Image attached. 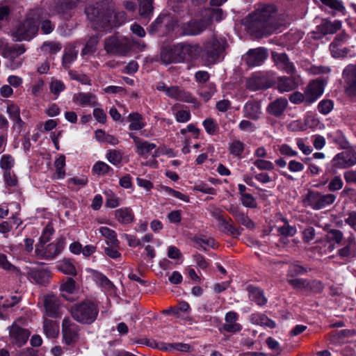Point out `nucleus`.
<instances>
[{"label": "nucleus", "instance_id": "nucleus-1", "mask_svg": "<svg viewBox=\"0 0 356 356\" xmlns=\"http://www.w3.org/2000/svg\"><path fill=\"white\" fill-rule=\"evenodd\" d=\"M86 13L92 26L97 30H110L125 22L126 13L124 11H115V3L108 0L97 2L89 6Z\"/></svg>", "mask_w": 356, "mask_h": 356}, {"label": "nucleus", "instance_id": "nucleus-2", "mask_svg": "<svg viewBox=\"0 0 356 356\" xmlns=\"http://www.w3.org/2000/svg\"><path fill=\"white\" fill-rule=\"evenodd\" d=\"M42 19L41 9L30 10L24 19L13 29L11 36L15 41H30L37 35L39 29L38 20Z\"/></svg>", "mask_w": 356, "mask_h": 356}, {"label": "nucleus", "instance_id": "nucleus-3", "mask_svg": "<svg viewBox=\"0 0 356 356\" xmlns=\"http://www.w3.org/2000/svg\"><path fill=\"white\" fill-rule=\"evenodd\" d=\"M70 313L72 318L77 322L82 324H91L97 319L99 307L96 302L86 300L72 305Z\"/></svg>", "mask_w": 356, "mask_h": 356}, {"label": "nucleus", "instance_id": "nucleus-4", "mask_svg": "<svg viewBox=\"0 0 356 356\" xmlns=\"http://www.w3.org/2000/svg\"><path fill=\"white\" fill-rule=\"evenodd\" d=\"M274 13L275 7L272 5L259 7L250 16L249 29L253 32L262 34Z\"/></svg>", "mask_w": 356, "mask_h": 356}, {"label": "nucleus", "instance_id": "nucleus-5", "mask_svg": "<svg viewBox=\"0 0 356 356\" xmlns=\"http://www.w3.org/2000/svg\"><path fill=\"white\" fill-rule=\"evenodd\" d=\"M336 198V195L332 193L321 194L318 191H309L303 202L313 209L320 210L332 204Z\"/></svg>", "mask_w": 356, "mask_h": 356}, {"label": "nucleus", "instance_id": "nucleus-6", "mask_svg": "<svg viewBox=\"0 0 356 356\" xmlns=\"http://www.w3.org/2000/svg\"><path fill=\"white\" fill-rule=\"evenodd\" d=\"M225 38L213 37L204 43V51L209 62H216L227 47Z\"/></svg>", "mask_w": 356, "mask_h": 356}, {"label": "nucleus", "instance_id": "nucleus-7", "mask_svg": "<svg viewBox=\"0 0 356 356\" xmlns=\"http://www.w3.org/2000/svg\"><path fill=\"white\" fill-rule=\"evenodd\" d=\"M131 48L130 40L127 38L113 36L105 40L104 49L108 54L125 56Z\"/></svg>", "mask_w": 356, "mask_h": 356}, {"label": "nucleus", "instance_id": "nucleus-8", "mask_svg": "<svg viewBox=\"0 0 356 356\" xmlns=\"http://www.w3.org/2000/svg\"><path fill=\"white\" fill-rule=\"evenodd\" d=\"M20 321H15L9 327V340L10 343L17 347H22L28 341L31 332L23 327H22L19 322Z\"/></svg>", "mask_w": 356, "mask_h": 356}, {"label": "nucleus", "instance_id": "nucleus-9", "mask_svg": "<svg viewBox=\"0 0 356 356\" xmlns=\"http://www.w3.org/2000/svg\"><path fill=\"white\" fill-rule=\"evenodd\" d=\"M42 302L46 316L53 318L62 316L63 303L58 297L53 294L45 295L43 296Z\"/></svg>", "mask_w": 356, "mask_h": 356}, {"label": "nucleus", "instance_id": "nucleus-10", "mask_svg": "<svg viewBox=\"0 0 356 356\" xmlns=\"http://www.w3.org/2000/svg\"><path fill=\"white\" fill-rule=\"evenodd\" d=\"M79 326L69 317H65L62 323V333L64 342L67 345L76 343L79 339Z\"/></svg>", "mask_w": 356, "mask_h": 356}, {"label": "nucleus", "instance_id": "nucleus-11", "mask_svg": "<svg viewBox=\"0 0 356 356\" xmlns=\"http://www.w3.org/2000/svg\"><path fill=\"white\" fill-rule=\"evenodd\" d=\"M209 24L206 19H191L181 25L182 33L186 35H196L202 33Z\"/></svg>", "mask_w": 356, "mask_h": 356}, {"label": "nucleus", "instance_id": "nucleus-12", "mask_svg": "<svg viewBox=\"0 0 356 356\" xmlns=\"http://www.w3.org/2000/svg\"><path fill=\"white\" fill-rule=\"evenodd\" d=\"M356 164V152L348 149L337 154L332 159V165L337 168H347Z\"/></svg>", "mask_w": 356, "mask_h": 356}, {"label": "nucleus", "instance_id": "nucleus-13", "mask_svg": "<svg viewBox=\"0 0 356 356\" xmlns=\"http://www.w3.org/2000/svg\"><path fill=\"white\" fill-rule=\"evenodd\" d=\"M346 92L348 95L356 96V65H349L343 71Z\"/></svg>", "mask_w": 356, "mask_h": 356}, {"label": "nucleus", "instance_id": "nucleus-14", "mask_svg": "<svg viewBox=\"0 0 356 356\" xmlns=\"http://www.w3.org/2000/svg\"><path fill=\"white\" fill-rule=\"evenodd\" d=\"M197 47L189 44L180 43L175 46V63L190 60L195 56Z\"/></svg>", "mask_w": 356, "mask_h": 356}, {"label": "nucleus", "instance_id": "nucleus-15", "mask_svg": "<svg viewBox=\"0 0 356 356\" xmlns=\"http://www.w3.org/2000/svg\"><path fill=\"white\" fill-rule=\"evenodd\" d=\"M63 248L62 242L51 243L42 249L36 248L35 253L41 259H53Z\"/></svg>", "mask_w": 356, "mask_h": 356}, {"label": "nucleus", "instance_id": "nucleus-16", "mask_svg": "<svg viewBox=\"0 0 356 356\" xmlns=\"http://www.w3.org/2000/svg\"><path fill=\"white\" fill-rule=\"evenodd\" d=\"M268 54L264 48H257L250 50L244 57L247 65L254 67L261 65L267 58Z\"/></svg>", "mask_w": 356, "mask_h": 356}, {"label": "nucleus", "instance_id": "nucleus-17", "mask_svg": "<svg viewBox=\"0 0 356 356\" xmlns=\"http://www.w3.org/2000/svg\"><path fill=\"white\" fill-rule=\"evenodd\" d=\"M272 57L276 66L287 74H293L295 73V66L291 63L286 54L272 52Z\"/></svg>", "mask_w": 356, "mask_h": 356}, {"label": "nucleus", "instance_id": "nucleus-18", "mask_svg": "<svg viewBox=\"0 0 356 356\" xmlns=\"http://www.w3.org/2000/svg\"><path fill=\"white\" fill-rule=\"evenodd\" d=\"M338 255L341 258L354 257L356 255V238L350 234L345 240L344 245L337 250Z\"/></svg>", "mask_w": 356, "mask_h": 356}, {"label": "nucleus", "instance_id": "nucleus-19", "mask_svg": "<svg viewBox=\"0 0 356 356\" xmlns=\"http://www.w3.org/2000/svg\"><path fill=\"white\" fill-rule=\"evenodd\" d=\"M243 116L252 120L260 118L261 108L260 103L255 100H250L245 103L243 108Z\"/></svg>", "mask_w": 356, "mask_h": 356}, {"label": "nucleus", "instance_id": "nucleus-20", "mask_svg": "<svg viewBox=\"0 0 356 356\" xmlns=\"http://www.w3.org/2000/svg\"><path fill=\"white\" fill-rule=\"evenodd\" d=\"M323 90L324 87L322 81L316 80L311 82L305 90L308 104L315 102L323 94Z\"/></svg>", "mask_w": 356, "mask_h": 356}, {"label": "nucleus", "instance_id": "nucleus-21", "mask_svg": "<svg viewBox=\"0 0 356 356\" xmlns=\"http://www.w3.org/2000/svg\"><path fill=\"white\" fill-rule=\"evenodd\" d=\"M299 85L298 76H282L277 81V89L280 92H290Z\"/></svg>", "mask_w": 356, "mask_h": 356}, {"label": "nucleus", "instance_id": "nucleus-22", "mask_svg": "<svg viewBox=\"0 0 356 356\" xmlns=\"http://www.w3.org/2000/svg\"><path fill=\"white\" fill-rule=\"evenodd\" d=\"M238 315L235 312H229L225 314V323L223 325V329L227 332L236 333L241 330L242 326L236 323Z\"/></svg>", "mask_w": 356, "mask_h": 356}, {"label": "nucleus", "instance_id": "nucleus-23", "mask_svg": "<svg viewBox=\"0 0 356 356\" xmlns=\"http://www.w3.org/2000/svg\"><path fill=\"white\" fill-rule=\"evenodd\" d=\"M72 99L81 106H95L98 104L96 96L90 92H78L74 95Z\"/></svg>", "mask_w": 356, "mask_h": 356}, {"label": "nucleus", "instance_id": "nucleus-24", "mask_svg": "<svg viewBox=\"0 0 356 356\" xmlns=\"http://www.w3.org/2000/svg\"><path fill=\"white\" fill-rule=\"evenodd\" d=\"M129 135L134 142L135 146L136 147V152L138 154L145 155L148 154L150 151L156 147L154 143L144 140L136 136L134 133H129Z\"/></svg>", "mask_w": 356, "mask_h": 356}, {"label": "nucleus", "instance_id": "nucleus-25", "mask_svg": "<svg viewBox=\"0 0 356 356\" xmlns=\"http://www.w3.org/2000/svg\"><path fill=\"white\" fill-rule=\"evenodd\" d=\"M29 279L39 284H47L51 277V272L48 269H30L27 273Z\"/></svg>", "mask_w": 356, "mask_h": 356}, {"label": "nucleus", "instance_id": "nucleus-26", "mask_svg": "<svg viewBox=\"0 0 356 356\" xmlns=\"http://www.w3.org/2000/svg\"><path fill=\"white\" fill-rule=\"evenodd\" d=\"M288 106L286 99L281 97L271 102L267 107L266 111L270 115L280 117L281 116Z\"/></svg>", "mask_w": 356, "mask_h": 356}, {"label": "nucleus", "instance_id": "nucleus-27", "mask_svg": "<svg viewBox=\"0 0 356 356\" xmlns=\"http://www.w3.org/2000/svg\"><path fill=\"white\" fill-rule=\"evenodd\" d=\"M168 97L177 101L190 103L194 100L193 97L190 92L182 90L176 86H170Z\"/></svg>", "mask_w": 356, "mask_h": 356}, {"label": "nucleus", "instance_id": "nucleus-28", "mask_svg": "<svg viewBox=\"0 0 356 356\" xmlns=\"http://www.w3.org/2000/svg\"><path fill=\"white\" fill-rule=\"evenodd\" d=\"M250 321L254 325H258L268 328H275L276 323L274 321L268 318L265 314L260 313L252 314L250 316Z\"/></svg>", "mask_w": 356, "mask_h": 356}, {"label": "nucleus", "instance_id": "nucleus-29", "mask_svg": "<svg viewBox=\"0 0 356 356\" xmlns=\"http://www.w3.org/2000/svg\"><path fill=\"white\" fill-rule=\"evenodd\" d=\"M247 290L249 298L254 301L258 305L263 306L267 303V298L265 297L262 290L252 286H248Z\"/></svg>", "mask_w": 356, "mask_h": 356}, {"label": "nucleus", "instance_id": "nucleus-30", "mask_svg": "<svg viewBox=\"0 0 356 356\" xmlns=\"http://www.w3.org/2000/svg\"><path fill=\"white\" fill-rule=\"evenodd\" d=\"M115 219L122 224H129L133 222L134 215L129 208H121L115 211Z\"/></svg>", "mask_w": 356, "mask_h": 356}, {"label": "nucleus", "instance_id": "nucleus-31", "mask_svg": "<svg viewBox=\"0 0 356 356\" xmlns=\"http://www.w3.org/2000/svg\"><path fill=\"white\" fill-rule=\"evenodd\" d=\"M98 230L102 236L106 239L107 245L113 247H119L120 241L117 238V234L114 230L107 227H101Z\"/></svg>", "mask_w": 356, "mask_h": 356}, {"label": "nucleus", "instance_id": "nucleus-32", "mask_svg": "<svg viewBox=\"0 0 356 356\" xmlns=\"http://www.w3.org/2000/svg\"><path fill=\"white\" fill-rule=\"evenodd\" d=\"M343 239V234L341 231L336 229H329L325 235V240L330 243L340 244ZM330 251L334 249V244L329 246Z\"/></svg>", "mask_w": 356, "mask_h": 356}, {"label": "nucleus", "instance_id": "nucleus-33", "mask_svg": "<svg viewBox=\"0 0 356 356\" xmlns=\"http://www.w3.org/2000/svg\"><path fill=\"white\" fill-rule=\"evenodd\" d=\"M14 11V6L12 3H0V30L4 24L8 23Z\"/></svg>", "mask_w": 356, "mask_h": 356}, {"label": "nucleus", "instance_id": "nucleus-34", "mask_svg": "<svg viewBox=\"0 0 356 356\" xmlns=\"http://www.w3.org/2000/svg\"><path fill=\"white\" fill-rule=\"evenodd\" d=\"M82 0H58L56 11L65 15L69 10L75 8Z\"/></svg>", "mask_w": 356, "mask_h": 356}, {"label": "nucleus", "instance_id": "nucleus-35", "mask_svg": "<svg viewBox=\"0 0 356 356\" xmlns=\"http://www.w3.org/2000/svg\"><path fill=\"white\" fill-rule=\"evenodd\" d=\"M43 329L45 334L49 338H55L58 335L59 327L53 320L44 318Z\"/></svg>", "mask_w": 356, "mask_h": 356}, {"label": "nucleus", "instance_id": "nucleus-36", "mask_svg": "<svg viewBox=\"0 0 356 356\" xmlns=\"http://www.w3.org/2000/svg\"><path fill=\"white\" fill-rule=\"evenodd\" d=\"M128 120L130 122L129 129L131 131H139L145 126L143 116L138 113H130L128 116Z\"/></svg>", "mask_w": 356, "mask_h": 356}, {"label": "nucleus", "instance_id": "nucleus-37", "mask_svg": "<svg viewBox=\"0 0 356 356\" xmlns=\"http://www.w3.org/2000/svg\"><path fill=\"white\" fill-rule=\"evenodd\" d=\"M0 267L12 274L15 275V276L19 279H21L22 276V273L21 270L16 266H13L8 260L7 257L1 253H0Z\"/></svg>", "mask_w": 356, "mask_h": 356}, {"label": "nucleus", "instance_id": "nucleus-38", "mask_svg": "<svg viewBox=\"0 0 356 356\" xmlns=\"http://www.w3.org/2000/svg\"><path fill=\"white\" fill-rule=\"evenodd\" d=\"M189 310V305L186 302H181L178 305L165 309L162 312L164 314L179 317L181 312L187 313Z\"/></svg>", "mask_w": 356, "mask_h": 356}, {"label": "nucleus", "instance_id": "nucleus-39", "mask_svg": "<svg viewBox=\"0 0 356 356\" xmlns=\"http://www.w3.org/2000/svg\"><path fill=\"white\" fill-rule=\"evenodd\" d=\"M56 172L53 175L54 179H61L65 176L64 167L65 166V156L60 155L54 162Z\"/></svg>", "mask_w": 356, "mask_h": 356}, {"label": "nucleus", "instance_id": "nucleus-40", "mask_svg": "<svg viewBox=\"0 0 356 356\" xmlns=\"http://www.w3.org/2000/svg\"><path fill=\"white\" fill-rule=\"evenodd\" d=\"M62 296L67 300H70L68 295L72 294L75 291V281L68 277L65 282L60 285Z\"/></svg>", "mask_w": 356, "mask_h": 356}, {"label": "nucleus", "instance_id": "nucleus-41", "mask_svg": "<svg viewBox=\"0 0 356 356\" xmlns=\"http://www.w3.org/2000/svg\"><path fill=\"white\" fill-rule=\"evenodd\" d=\"M153 0H140L139 13L143 19L149 18L153 11Z\"/></svg>", "mask_w": 356, "mask_h": 356}, {"label": "nucleus", "instance_id": "nucleus-42", "mask_svg": "<svg viewBox=\"0 0 356 356\" xmlns=\"http://www.w3.org/2000/svg\"><path fill=\"white\" fill-rule=\"evenodd\" d=\"M193 241L197 245L206 250L207 247L214 248L215 240L204 235H197L193 238Z\"/></svg>", "mask_w": 356, "mask_h": 356}, {"label": "nucleus", "instance_id": "nucleus-43", "mask_svg": "<svg viewBox=\"0 0 356 356\" xmlns=\"http://www.w3.org/2000/svg\"><path fill=\"white\" fill-rule=\"evenodd\" d=\"M341 27L340 21L325 22L321 25V31L323 34H333Z\"/></svg>", "mask_w": 356, "mask_h": 356}, {"label": "nucleus", "instance_id": "nucleus-44", "mask_svg": "<svg viewBox=\"0 0 356 356\" xmlns=\"http://www.w3.org/2000/svg\"><path fill=\"white\" fill-rule=\"evenodd\" d=\"M161 60L165 64L175 63L176 55L175 54V47L173 49L165 47L161 51Z\"/></svg>", "mask_w": 356, "mask_h": 356}, {"label": "nucleus", "instance_id": "nucleus-45", "mask_svg": "<svg viewBox=\"0 0 356 356\" xmlns=\"http://www.w3.org/2000/svg\"><path fill=\"white\" fill-rule=\"evenodd\" d=\"M47 13H44L41 9V17L42 19L38 20L41 23V30L43 33L49 34L53 31L54 29V24L51 23V22L47 19H46V16Z\"/></svg>", "mask_w": 356, "mask_h": 356}, {"label": "nucleus", "instance_id": "nucleus-46", "mask_svg": "<svg viewBox=\"0 0 356 356\" xmlns=\"http://www.w3.org/2000/svg\"><path fill=\"white\" fill-rule=\"evenodd\" d=\"M60 271L65 274L76 275V270L73 264L69 260H64L58 265Z\"/></svg>", "mask_w": 356, "mask_h": 356}, {"label": "nucleus", "instance_id": "nucleus-47", "mask_svg": "<svg viewBox=\"0 0 356 356\" xmlns=\"http://www.w3.org/2000/svg\"><path fill=\"white\" fill-rule=\"evenodd\" d=\"M287 282L296 290H301L304 292L307 291L308 280L300 278L287 279Z\"/></svg>", "mask_w": 356, "mask_h": 356}, {"label": "nucleus", "instance_id": "nucleus-48", "mask_svg": "<svg viewBox=\"0 0 356 356\" xmlns=\"http://www.w3.org/2000/svg\"><path fill=\"white\" fill-rule=\"evenodd\" d=\"M307 273V269L298 264H292L289 266L286 274V280L296 278V276L304 275Z\"/></svg>", "mask_w": 356, "mask_h": 356}, {"label": "nucleus", "instance_id": "nucleus-49", "mask_svg": "<svg viewBox=\"0 0 356 356\" xmlns=\"http://www.w3.org/2000/svg\"><path fill=\"white\" fill-rule=\"evenodd\" d=\"M41 49L47 54H55L61 49V45L56 42H45L42 45Z\"/></svg>", "mask_w": 356, "mask_h": 356}, {"label": "nucleus", "instance_id": "nucleus-50", "mask_svg": "<svg viewBox=\"0 0 356 356\" xmlns=\"http://www.w3.org/2000/svg\"><path fill=\"white\" fill-rule=\"evenodd\" d=\"M95 277L97 283L105 290L111 291L113 289V283L104 275L98 273L95 275Z\"/></svg>", "mask_w": 356, "mask_h": 356}, {"label": "nucleus", "instance_id": "nucleus-51", "mask_svg": "<svg viewBox=\"0 0 356 356\" xmlns=\"http://www.w3.org/2000/svg\"><path fill=\"white\" fill-rule=\"evenodd\" d=\"M99 42V38L96 35L90 38L85 47L82 50L83 54H89L95 51L96 46Z\"/></svg>", "mask_w": 356, "mask_h": 356}, {"label": "nucleus", "instance_id": "nucleus-52", "mask_svg": "<svg viewBox=\"0 0 356 356\" xmlns=\"http://www.w3.org/2000/svg\"><path fill=\"white\" fill-rule=\"evenodd\" d=\"M49 89L51 93L58 97L65 89V86L63 81L53 79L50 83Z\"/></svg>", "mask_w": 356, "mask_h": 356}, {"label": "nucleus", "instance_id": "nucleus-53", "mask_svg": "<svg viewBox=\"0 0 356 356\" xmlns=\"http://www.w3.org/2000/svg\"><path fill=\"white\" fill-rule=\"evenodd\" d=\"M7 112L9 114L10 118L19 125H21L22 121L19 116V109L18 106L15 105H10L7 107Z\"/></svg>", "mask_w": 356, "mask_h": 356}, {"label": "nucleus", "instance_id": "nucleus-54", "mask_svg": "<svg viewBox=\"0 0 356 356\" xmlns=\"http://www.w3.org/2000/svg\"><path fill=\"white\" fill-rule=\"evenodd\" d=\"M333 107L334 104L332 100L323 99L319 102L318 105V110L321 113L327 115L332 111Z\"/></svg>", "mask_w": 356, "mask_h": 356}, {"label": "nucleus", "instance_id": "nucleus-55", "mask_svg": "<svg viewBox=\"0 0 356 356\" xmlns=\"http://www.w3.org/2000/svg\"><path fill=\"white\" fill-rule=\"evenodd\" d=\"M324 5L330 7V8L339 12L343 13L345 11V6L340 0H320Z\"/></svg>", "mask_w": 356, "mask_h": 356}, {"label": "nucleus", "instance_id": "nucleus-56", "mask_svg": "<svg viewBox=\"0 0 356 356\" xmlns=\"http://www.w3.org/2000/svg\"><path fill=\"white\" fill-rule=\"evenodd\" d=\"M106 158L110 163L116 165L121 163L122 155L120 151L113 149L108 152L106 154Z\"/></svg>", "mask_w": 356, "mask_h": 356}, {"label": "nucleus", "instance_id": "nucleus-57", "mask_svg": "<svg viewBox=\"0 0 356 356\" xmlns=\"http://www.w3.org/2000/svg\"><path fill=\"white\" fill-rule=\"evenodd\" d=\"M253 164L260 170H273L275 168L274 164L271 161L264 159H256Z\"/></svg>", "mask_w": 356, "mask_h": 356}, {"label": "nucleus", "instance_id": "nucleus-58", "mask_svg": "<svg viewBox=\"0 0 356 356\" xmlns=\"http://www.w3.org/2000/svg\"><path fill=\"white\" fill-rule=\"evenodd\" d=\"M323 290V285L321 282L318 280H308L307 291L314 293H321Z\"/></svg>", "mask_w": 356, "mask_h": 356}, {"label": "nucleus", "instance_id": "nucleus-59", "mask_svg": "<svg viewBox=\"0 0 356 356\" xmlns=\"http://www.w3.org/2000/svg\"><path fill=\"white\" fill-rule=\"evenodd\" d=\"M111 169V167L103 161L95 163L92 168L93 172L97 175H104L108 173Z\"/></svg>", "mask_w": 356, "mask_h": 356}, {"label": "nucleus", "instance_id": "nucleus-60", "mask_svg": "<svg viewBox=\"0 0 356 356\" xmlns=\"http://www.w3.org/2000/svg\"><path fill=\"white\" fill-rule=\"evenodd\" d=\"M77 51L74 48H71L68 50H66L63 58V63L65 67H68L76 58Z\"/></svg>", "mask_w": 356, "mask_h": 356}, {"label": "nucleus", "instance_id": "nucleus-61", "mask_svg": "<svg viewBox=\"0 0 356 356\" xmlns=\"http://www.w3.org/2000/svg\"><path fill=\"white\" fill-rule=\"evenodd\" d=\"M277 232L280 235L284 236H293L296 233V229L293 226H291L285 221L284 225L278 227Z\"/></svg>", "mask_w": 356, "mask_h": 356}, {"label": "nucleus", "instance_id": "nucleus-62", "mask_svg": "<svg viewBox=\"0 0 356 356\" xmlns=\"http://www.w3.org/2000/svg\"><path fill=\"white\" fill-rule=\"evenodd\" d=\"M244 150V144L240 140H234L229 145V151L231 154L235 156H240Z\"/></svg>", "mask_w": 356, "mask_h": 356}, {"label": "nucleus", "instance_id": "nucleus-63", "mask_svg": "<svg viewBox=\"0 0 356 356\" xmlns=\"http://www.w3.org/2000/svg\"><path fill=\"white\" fill-rule=\"evenodd\" d=\"M235 217L236 220L242 224L243 225L245 226L246 227L249 229H252L254 226V222L244 213L241 212H236L235 213Z\"/></svg>", "mask_w": 356, "mask_h": 356}, {"label": "nucleus", "instance_id": "nucleus-64", "mask_svg": "<svg viewBox=\"0 0 356 356\" xmlns=\"http://www.w3.org/2000/svg\"><path fill=\"white\" fill-rule=\"evenodd\" d=\"M343 182L339 176H335L331 179L328 184V190L331 192H334L342 188Z\"/></svg>", "mask_w": 356, "mask_h": 356}]
</instances>
